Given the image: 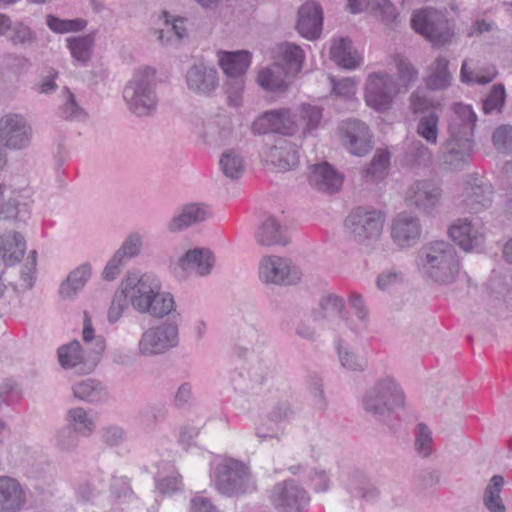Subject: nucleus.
Returning a JSON list of instances; mask_svg holds the SVG:
<instances>
[{
  "instance_id": "nucleus-1",
  "label": "nucleus",
  "mask_w": 512,
  "mask_h": 512,
  "mask_svg": "<svg viewBox=\"0 0 512 512\" xmlns=\"http://www.w3.org/2000/svg\"><path fill=\"white\" fill-rule=\"evenodd\" d=\"M476 120V114L470 106L454 104L447 126V137L438 152L446 169L461 171L469 165L474 152L473 131Z\"/></svg>"
},
{
  "instance_id": "nucleus-2",
  "label": "nucleus",
  "mask_w": 512,
  "mask_h": 512,
  "mask_svg": "<svg viewBox=\"0 0 512 512\" xmlns=\"http://www.w3.org/2000/svg\"><path fill=\"white\" fill-rule=\"evenodd\" d=\"M419 267L427 279L439 285L454 283L461 270L455 247L443 240L429 242L421 248Z\"/></svg>"
},
{
  "instance_id": "nucleus-3",
  "label": "nucleus",
  "mask_w": 512,
  "mask_h": 512,
  "mask_svg": "<svg viewBox=\"0 0 512 512\" xmlns=\"http://www.w3.org/2000/svg\"><path fill=\"white\" fill-rule=\"evenodd\" d=\"M404 405V391L391 376L378 378L362 396L363 410L380 423H387L395 411Z\"/></svg>"
},
{
  "instance_id": "nucleus-4",
  "label": "nucleus",
  "mask_w": 512,
  "mask_h": 512,
  "mask_svg": "<svg viewBox=\"0 0 512 512\" xmlns=\"http://www.w3.org/2000/svg\"><path fill=\"white\" fill-rule=\"evenodd\" d=\"M156 86L155 71L152 68L137 69L123 89V99L128 110L138 117L154 115L158 105Z\"/></svg>"
},
{
  "instance_id": "nucleus-5",
  "label": "nucleus",
  "mask_w": 512,
  "mask_h": 512,
  "mask_svg": "<svg viewBox=\"0 0 512 512\" xmlns=\"http://www.w3.org/2000/svg\"><path fill=\"white\" fill-rule=\"evenodd\" d=\"M214 484L219 493L228 497L240 496L256 490V483L248 466L232 458L216 466Z\"/></svg>"
},
{
  "instance_id": "nucleus-6",
  "label": "nucleus",
  "mask_w": 512,
  "mask_h": 512,
  "mask_svg": "<svg viewBox=\"0 0 512 512\" xmlns=\"http://www.w3.org/2000/svg\"><path fill=\"white\" fill-rule=\"evenodd\" d=\"M413 29L433 47H443L449 45L454 36L445 15L436 9L425 8L416 12L411 19Z\"/></svg>"
},
{
  "instance_id": "nucleus-7",
  "label": "nucleus",
  "mask_w": 512,
  "mask_h": 512,
  "mask_svg": "<svg viewBox=\"0 0 512 512\" xmlns=\"http://www.w3.org/2000/svg\"><path fill=\"white\" fill-rule=\"evenodd\" d=\"M384 221L385 215L380 210L357 207L350 212L345 225L356 242L369 244L380 237Z\"/></svg>"
},
{
  "instance_id": "nucleus-8",
  "label": "nucleus",
  "mask_w": 512,
  "mask_h": 512,
  "mask_svg": "<svg viewBox=\"0 0 512 512\" xmlns=\"http://www.w3.org/2000/svg\"><path fill=\"white\" fill-rule=\"evenodd\" d=\"M400 84L388 73L369 74L365 85L366 104L377 111L391 108L396 96L401 93Z\"/></svg>"
},
{
  "instance_id": "nucleus-9",
  "label": "nucleus",
  "mask_w": 512,
  "mask_h": 512,
  "mask_svg": "<svg viewBox=\"0 0 512 512\" xmlns=\"http://www.w3.org/2000/svg\"><path fill=\"white\" fill-rule=\"evenodd\" d=\"M179 343L176 322H165L143 332L138 343L139 353L146 357L161 355Z\"/></svg>"
},
{
  "instance_id": "nucleus-10",
  "label": "nucleus",
  "mask_w": 512,
  "mask_h": 512,
  "mask_svg": "<svg viewBox=\"0 0 512 512\" xmlns=\"http://www.w3.org/2000/svg\"><path fill=\"white\" fill-rule=\"evenodd\" d=\"M121 287L129 299L131 306L138 312L145 314L151 308V299L154 293L162 288L160 280L149 274L129 275L121 282Z\"/></svg>"
},
{
  "instance_id": "nucleus-11",
  "label": "nucleus",
  "mask_w": 512,
  "mask_h": 512,
  "mask_svg": "<svg viewBox=\"0 0 512 512\" xmlns=\"http://www.w3.org/2000/svg\"><path fill=\"white\" fill-rule=\"evenodd\" d=\"M300 130L296 115L289 108L268 110L260 114L252 123L254 134L277 133L293 136Z\"/></svg>"
},
{
  "instance_id": "nucleus-12",
  "label": "nucleus",
  "mask_w": 512,
  "mask_h": 512,
  "mask_svg": "<svg viewBox=\"0 0 512 512\" xmlns=\"http://www.w3.org/2000/svg\"><path fill=\"white\" fill-rule=\"evenodd\" d=\"M33 136L28 120L18 113H7L0 118V142L10 150L27 148Z\"/></svg>"
},
{
  "instance_id": "nucleus-13",
  "label": "nucleus",
  "mask_w": 512,
  "mask_h": 512,
  "mask_svg": "<svg viewBox=\"0 0 512 512\" xmlns=\"http://www.w3.org/2000/svg\"><path fill=\"white\" fill-rule=\"evenodd\" d=\"M260 279L266 284L294 285L301 279L300 271L291 261L279 256H265L259 263Z\"/></svg>"
},
{
  "instance_id": "nucleus-14",
  "label": "nucleus",
  "mask_w": 512,
  "mask_h": 512,
  "mask_svg": "<svg viewBox=\"0 0 512 512\" xmlns=\"http://www.w3.org/2000/svg\"><path fill=\"white\" fill-rule=\"evenodd\" d=\"M270 500L279 512H302L309 504L310 497L294 480H288L273 486Z\"/></svg>"
},
{
  "instance_id": "nucleus-15",
  "label": "nucleus",
  "mask_w": 512,
  "mask_h": 512,
  "mask_svg": "<svg viewBox=\"0 0 512 512\" xmlns=\"http://www.w3.org/2000/svg\"><path fill=\"white\" fill-rule=\"evenodd\" d=\"M493 194V187L489 182L470 175L465 183L460 205L470 213H480L491 207Z\"/></svg>"
},
{
  "instance_id": "nucleus-16",
  "label": "nucleus",
  "mask_w": 512,
  "mask_h": 512,
  "mask_svg": "<svg viewBox=\"0 0 512 512\" xmlns=\"http://www.w3.org/2000/svg\"><path fill=\"white\" fill-rule=\"evenodd\" d=\"M449 236L464 251H471L484 241V226L478 218H461L449 228Z\"/></svg>"
},
{
  "instance_id": "nucleus-17",
  "label": "nucleus",
  "mask_w": 512,
  "mask_h": 512,
  "mask_svg": "<svg viewBox=\"0 0 512 512\" xmlns=\"http://www.w3.org/2000/svg\"><path fill=\"white\" fill-rule=\"evenodd\" d=\"M341 131L343 145L351 154L363 156L372 149L371 134L364 122L349 119L343 123Z\"/></svg>"
},
{
  "instance_id": "nucleus-18",
  "label": "nucleus",
  "mask_w": 512,
  "mask_h": 512,
  "mask_svg": "<svg viewBox=\"0 0 512 512\" xmlns=\"http://www.w3.org/2000/svg\"><path fill=\"white\" fill-rule=\"evenodd\" d=\"M441 196L442 190L434 181L418 180L409 187L406 200L409 205L429 214L439 204Z\"/></svg>"
},
{
  "instance_id": "nucleus-19",
  "label": "nucleus",
  "mask_w": 512,
  "mask_h": 512,
  "mask_svg": "<svg viewBox=\"0 0 512 512\" xmlns=\"http://www.w3.org/2000/svg\"><path fill=\"white\" fill-rule=\"evenodd\" d=\"M421 236V224L416 216L399 214L391 224V238L399 248L414 246Z\"/></svg>"
},
{
  "instance_id": "nucleus-20",
  "label": "nucleus",
  "mask_w": 512,
  "mask_h": 512,
  "mask_svg": "<svg viewBox=\"0 0 512 512\" xmlns=\"http://www.w3.org/2000/svg\"><path fill=\"white\" fill-rule=\"evenodd\" d=\"M309 184L324 194L338 192L343 183V176L328 162H321L310 167Z\"/></svg>"
},
{
  "instance_id": "nucleus-21",
  "label": "nucleus",
  "mask_w": 512,
  "mask_h": 512,
  "mask_svg": "<svg viewBox=\"0 0 512 512\" xmlns=\"http://www.w3.org/2000/svg\"><path fill=\"white\" fill-rule=\"evenodd\" d=\"M323 13L321 6L314 1H307L298 10L296 29L308 40L317 39L322 31Z\"/></svg>"
},
{
  "instance_id": "nucleus-22",
  "label": "nucleus",
  "mask_w": 512,
  "mask_h": 512,
  "mask_svg": "<svg viewBox=\"0 0 512 512\" xmlns=\"http://www.w3.org/2000/svg\"><path fill=\"white\" fill-rule=\"evenodd\" d=\"M188 88L196 94L209 95L218 86L217 71L200 62L192 65L186 73Z\"/></svg>"
},
{
  "instance_id": "nucleus-23",
  "label": "nucleus",
  "mask_w": 512,
  "mask_h": 512,
  "mask_svg": "<svg viewBox=\"0 0 512 512\" xmlns=\"http://www.w3.org/2000/svg\"><path fill=\"white\" fill-rule=\"evenodd\" d=\"M215 264L214 254L207 248H194L188 250L178 260V267L188 273L203 277L211 273Z\"/></svg>"
},
{
  "instance_id": "nucleus-24",
  "label": "nucleus",
  "mask_w": 512,
  "mask_h": 512,
  "mask_svg": "<svg viewBox=\"0 0 512 512\" xmlns=\"http://www.w3.org/2000/svg\"><path fill=\"white\" fill-rule=\"evenodd\" d=\"M25 503V493L19 482L9 476H0V511L16 512Z\"/></svg>"
},
{
  "instance_id": "nucleus-25",
  "label": "nucleus",
  "mask_w": 512,
  "mask_h": 512,
  "mask_svg": "<svg viewBox=\"0 0 512 512\" xmlns=\"http://www.w3.org/2000/svg\"><path fill=\"white\" fill-rule=\"evenodd\" d=\"M267 160L279 171L285 172L297 167L299 152L293 143L283 139L269 149Z\"/></svg>"
},
{
  "instance_id": "nucleus-26",
  "label": "nucleus",
  "mask_w": 512,
  "mask_h": 512,
  "mask_svg": "<svg viewBox=\"0 0 512 512\" xmlns=\"http://www.w3.org/2000/svg\"><path fill=\"white\" fill-rule=\"evenodd\" d=\"M209 216L210 211L207 206L198 203L187 204L169 221L168 229L171 232H178L205 221Z\"/></svg>"
},
{
  "instance_id": "nucleus-27",
  "label": "nucleus",
  "mask_w": 512,
  "mask_h": 512,
  "mask_svg": "<svg viewBox=\"0 0 512 512\" xmlns=\"http://www.w3.org/2000/svg\"><path fill=\"white\" fill-rule=\"evenodd\" d=\"M25 251L26 241L20 233L8 231L0 236V255L6 265L20 262Z\"/></svg>"
},
{
  "instance_id": "nucleus-28",
  "label": "nucleus",
  "mask_w": 512,
  "mask_h": 512,
  "mask_svg": "<svg viewBox=\"0 0 512 512\" xmlns=\"http://www.w3.org/2000/svg\"><path fill=\"white\" fill-rule=\"evenodd\" d=\"M218 62L227 76L244 75L251 63V54L248 51L218 53Z\"/></svg>"
},
{
  "instance_id": "nucleus-29",
  "label": "nucleus",
  "mask_w": 512,
  "mask_h": 512,
  "mask_svg": "<svg viewBox=\"0 0 512 512\" xmlns=\"http://www.w3.org/2000/svg\"><path fill=\"white\" fill-rule=\"evenodd\" d=\"M286 74L285 68L275 63L259 72L257 82L264 90L284 92L288 89V83L285 80Z\"/></svg>"
},
{
  "instance_id": "nucleus-30",
  "label": "nucleus",
  "mask_w": 512,
  "mask_h": 512,
  "mask_svg": "<svg viewBox=\"0 0 512 512\" xmlns=\"http://www.w3.org/2000/svg\"><path fill=\"white\" fill-rule=\"evenodd\" d=\"M298 116L300 119L298 124L302 127L303 136L314 135L318 129L325 125L323 109L320 106L302 103L298 107Z\"/></svg>"
},
{
  "instance_id": "nucleus-31",
  "label": "nucleus",
  "mask_w": 512,
  "mask_h": 512,
  "mask_svg": "<svg viewBox=\"0 0 512 512\" xmlns=\"http://www.w3.org/2000/svg\"><path fill=\"white\" fill-rule=\"evenodd\" d=\"M91 276V267L89 264H82L71 271L66 280L62 282L59 294L63 299H72L78 291L83 289Z\"/></svg>"
},
{
  "instance_id": "nucleus-32",
  "label": "nucleus",
  "mask_w": 512,
  "mask_h": 512,
  "mask_svg": "<svg viewBox=\"0 0 512 512\" xmlns=\"http://www.w3.org/2000/svg\"><path fill=\"white\" fill-rule=\"evenodd\" d=\"M67 425L83 437L91 436L96 429L95 417L82 407L71 408L66 414Z\"/></svg>"
},
{
  "instance_id": "nucleus-33",
  "label": "nucleus",
  "mask_w": 512,
  "mask_h": 512,
  "mask_svg": "<svg viewBox=\"0 0 512 512\" xmlns=\"http://www.w3.org/2000/svg\"><path fill=\"white\" fill-rule=\"evenodd\" d=\"M331 59L340 67L354 69L359 65V58L347 38L334 41L331 50Z\"/></svg>"
},
{
  "instance_id": "nucleus-34",
  "label": "nucleus",
  "mask_w": 512,
  "mask_h": 512,
  "mask_svg": "<svg viewBox=\"0 0 512 512\" xmlns=\"http://www.w3.org/2000/svg\"><path fill=\"white\" fill-rule=\"evenodd\" d=\"M256 240L261 246L285 245L287 243L282 226L273 217L267 218L259 226Z\"/></svg>"
},
{
  "instance_id": "nucleus-35",
  "label": "nucleus",
  "mask_w": 512,
  "mask_h": 512,
  "mask_svg": "<svg viewBox=\"0 0 512 512\" xmlns=\"http://www.w3.org/2000/svg\"><path fill=\"white\" fill-rule=\"evenodd\" d=\"M504 486V478L501 475H494L483 493V505L489 512H506V506L501 498V491Z\"/></svg>"
},
{
  "instance_id": "nucleus-36",
  "label": "nucleus",
  "mask_w": 512,
  "mask_h": 512,
  "mask_svg": "<svg viewBox=\"0 0 512 512\" xmlns=\"http://www.w3.org/2000/svg\"><path fill=\"white\" fill-rule=\"evenodd\" d=\"M66 42L72 57L76 61L81 64H87L90 61L95 43L94 34L70 37L66 39Z\"/></svg>"
},
{
  "instance_id": "nucleus-37",
  "label": "nucleus",
  "mask_w": 512,
  "mask_h": 512,
  "mask_svg": "<svg viewBox=\"0 0 512 512\" xmlns=\"http://www.w3.org/2000/svg\"><path fill=\"white\" fill-rule=\"evenodd\" d=\"M344 308L345 304L342 298L335 294H327L320 298L318 308L314 310L313 315L315 320L338 316L344 321Z\"/></svg>"
},
{
  "instance_id": "nucleus-38",
  "label": "nucleus",
  "mask_w": 512,
  "mask_h": 512,
  "mask_svg": "<svg viewBox=\"0 0 512 512\" xmlns=\"http://www.w3.org/2000/svg\"><path fill=\"white\" fill-rule=\"evenodd\" d=\"M247 377H250V385L239 384V387L244 391H259L261 387L272 377V366L265 361H258L244 370Z\"/></svg>"
},
{
  "instance_id": "nucleus-39",
  "label": "nucleus",
  "mask_w": 512,
  "mask_h": 512,
  "mask_svg": "<svg viewBox=\"0 0 512 512\" xmlns=\"http://www.w3.org/2000/svg\"><path fill=\"white\" fill-rule=\"evenodd\" d=\"M416 133L429 145H437L439 139V115L429 112L422 115L416 124Z\"/></svg>"
},
{
  "instance_id": "nucleus-40",
  "label": "nucleus",
  "mask_w": 512,
  "mask_h": 512,
  "mask_svg": "<svg viewBox=\"0 0 512 512\" xmlns=\"http://www.w3.org/2000/svg\"><path fill=\"white\" fill-rule=\"evenodd\" d=\"M219 164L223 174L232 180L239 179L245 170L243 156L234 149L224 151L220 157Z\"/></svg>"
},
{
  "instance_id": "nucleus-41",
  "label": "nucleus",
  "mask_w": 512,
  "mask_h": 512,
  "mask_svg": "<svg viewBox=\"0 0 512 512\" xmlns=\"http://www.w3.org/2000/svg\"><path fill=\"white\" fill-rule=\"evenodd\" d=\"M349 302L355 311L358 322L356 323L351 319L345 318L344 323L354 334L358 335L367 327L369 312L360 294L352 292L349 297Z\"/></svg>"
},
{
  "instance_id": "nucleus-42",
  "label": "nucleus",
  "mask_w": 512,
  "mask_h": 512,
  "mask_svg": "<svg viewBox=\"0 0 512 512\" xmlns=\"http://www.w3.org/2000/svg\"><path fill=\"white\" fill-rule=\"evenodd\" d=\"M449 61L443 57L437 58L431 66V74L426 85L431 90H441L450 85L451 74L448 70Z\"/></svg>"
},
{
  "instance_id": "nucleus-43",
  "label": "nucleus",
  "mask_w": 512,
  "mask_h": 512,
  "mask_svg": "<svg viewBox=\"0 0 512 512\" xmlns=\"http://www.w3.org/2000/svg\"><path fill=\"white\" fill-rule=\"evenodd\" d=\"M389 164V152L379 149L375 152L370 164L363 170V177L367 181H380L387 175Z\"/></svg>"
},
{
  "instance_id": "nucleus-44",
  "label": "nucleus",
  "mask_w": 512,
  "mask_h": 512,
  "mask_svg": "<svg viewBox=\"0 0 512 512\" xmlns=\"http://www.w3.org/2000/svg\"><path fill=\"white\" fill-rule=\"evenodd\" d=\"M394 63L397 69L400 90H402V92H407L418 80V71L413 64L401 54H397L394 57Z\"/></svg>"
},
{
  "instance_id": "nucleus-45",
  "label": "nucleus",
  "mask_w": 512,
  "mask_h": 512,
  "mask_svg": "<svg viewBox=\"0 0 512 512\" xmlns=\"http://www.w3.org/2000/svg\"><path fill=\"white\" fill-rule=\"evenodd\" d=\"M73 394L79 400L94 403L102 400L104 391L99 382L86 379L74 385Z\"/></svg>"
},
{
  "instance_id": "nucleus-46",
  "label": "nucleus",
  "mask_w": 512,
  "mask_h": 512,
  "mask_svg": "<svg viewBox=\"0 0 512 512\" xmlns=\"http://www.w3.org/2000/svg\"><path fill=\"white\" fill-rule=\"evenodd\" d=\"M151 308L147 309L145 314L152 317L163 318L174 310L175 301L169 292L162 291V288L152 296Z\"/></svg>"
},
{
  "instance_id": "nucleus-47",
  "label": "nucleus",
  "mask_w": 512,
  "mask_h": 512,
  "mask_svg": "<svg viewBox=\"0 0 512 512\" xmlns=\"http://www.w3.org/2000/svg\"><path fill=\"white\" fill-rule=\"evenodd\" d=\"M405 159L411 166H427L432 161V152L420 140H413L408 145Z\"/></svg>"
},
{
  "instance_id": "nucleus-48",
  "label": "nucleus",
  "mask_w": 512,
  "mask_h": 512,
  "mask_svg": "<svg viewBox=\"0 0 512 512\" xmlns=\"http://www.w3.org/2000/svg\"><path fill=\"white\" fill-rule=\"evenodd\" d=\"M339 361L343 368L353 372H363L368 365L364 356L357 354L348 346L338 345Z\"/></svg>"
},
{
  "instance_id": "nucleus-49",
  "label": "nucleus",
  "mask_w": 512,
  "mask_h": 512,
  "mask_svg": "<svg viewBox=\"0 0 512 512\" xmlns=\"http://www.w3.org/2000/svg\"><path fill=\"white\" fill-rule=\"evenodd\" d=\"M46 24L53 32L64 34L84 30L87 26V21L82 18L60 19L49 14L46 16Z\"/></svg>"
},
{
  "instance_id": "nucleus-50",
  "label": "nucleus",
  "mask_w": 512,
  "mask_h": 512,
  "mask_svg": "<svg viewBox=\"0 0 512 512\" xmlns=\"http://www.w3.org/2000/svg\"><path fill=\"white\" fill-rule=\"evenodd\" d=\"M497 70L494 66L486 67L478 72L468 70V63L465 60L462 63L460 78L466 84H480L484 85L491 82L497 76Z\"/></svg>"
},
{
  "instance_id": "nucleus-51",
  "label": "nucleus",
  "mask_w": 512,
  "mask_h": 512,
  "mask_svg": "<svg viewBox=\"0 0 512 512\" xmlns=\"http://www.w3.org/2000/svg\"><path fill=\"white\" fill-rule=\"evenodd\" d=\"M58 359L63 368H73L83 360L81 345L77 340L62 345L58 349Z\"/></svg>"
},
{
  "instance_id": "nucleus-52",
  "label": "nucleus",
  "mask_w": 512,
  "mask_h": 512,
  "mask_svg": "<svg viewBox=\"0 0 512 512\" xmlns=\"http://www.w3.org/2000/svg\"><path fill=\"white\" fill-rule=\"evenodd\" d=\"M8 40L14 46L29 47L37 41L36 33L26 24L17 22L11 25Z\"/></svg>"
},
{
  "instance_id": "nucleus-53",
  "label": "nucleus",
  "mask_w": 512,
  "mask_h": 512,
  "mask_svg": "<svg viewBox=\"0 0 512 512\" xmlns=\"http://www.w3.org/2000/svg\"><path fill=\"white\" fill-rule=\"evenodd\" d=\"M279 53L291 71L298 72L301 69L304 52L300 46L286 42L280 45Z\"/></svg>"
},
{
  "instance_id": "nucleus-54",
  "label": "nucleus",
  "mask_w": 512,
  "mask_h": 512,
  "mask_svg": "<svg viewBox=\"0 0 512 512\" xmlns=\"http://www.w3.org/2000/svg\"><path fill=\"white\" fill-rule=\"evenodd\" d=\"M506 100V91L503 84H495L483 100L482 109L485 114L501 112Z\"/></svg>"
},
{
  "instance_id": "nucleus-55",
  "label": "nucleus",
  "mask_w": 512,
  "mask_h": 512,
  "mask_svg": "<svg viewBox=\"0 0 512 512\" xmlns=\"http://www.w3.org/2000/svg\"><path fill=\"white\" fill-rule=\"evenodd\" d=\"M60 116L66 120L81 121L86 119L87 114L76 102L75 96L65 88V102L59 108Z\"/></svg>"
},
{
  "instance_id": "nucleus-56",
  "label": "nucleus",
  "mask_w": 512,
  "mask_h": 512,
  "mask_svg": "<svg viewBox=\"0 0 512 512\" xmlns=\"http://www.w3.org/2000/svg\"><path fill=\"white\" fill-rule=\"evenodd\" d=\"M79 433L70 426L60 428L55 434V442L61 451L71 452L79 445Z\"/></svg>"
},
{
  "instance_id": "nucleus-57",
  "label": "nucleus",
  "mask_w": 512,
  "mask_h": 512,
  "mask_svg": "<svg viewBox=\"0 0 512 512\" xmlns=\"http://www.w3.org/2000/svg\"><path fill=\"white\" fill-rule=\"evenodd\" d=\"M6 187L0 184V214H4L7 218L16 220H24L21 213L26 212L25 205H20L16 199L5 197Z\"/></svg>"
},
{
  "instance_id": "nucleus-58",
  "label": "nucleus",
  "mask_w": 512,
  "mask_h": 512,
  "mask_svg": "<svg viewBox=\"0 0 512 512\" xmlns=\"http://www.w3.org/2000/svg\"><path fill=\"white\" fill-rule=\"evenodd\" d=\"M225 83V90L228 97V102L231 106L238 107L242 103V94L244 91V75L227 76Z\"/></svg>"
},
{
  "instance_id": "nucleus-59",
  "label": "nucleus",
  "mask_w": 512,
  "mask_h": 512,
  "mask_svg": "<svg viewBox=\"0 0 512 512\" xmlns=\"http://www.w3.org/2000/svg\"><path fill=\"white\" fill-rule=\"evenodd\" d=\"M493 145L500 153L512 152V126L502 125L492 135Z\"/></svg>"
},
{
  "instance_id": "nucleus-60",
  "label": "nucleus",
  "mask_w": 512,
  "mask_h": 512,
  "mask_svg": "<svg viewBox=\"0 0 512 512\" xmlns=\"http://www.w3.org/2000/svg\"><path fill=\"white\" fill-rule=\"evenodd\" d=\"M432 435L430 429L423 423L417 425L415 449L424 458L432 453Z\"/></svg>"
},
{
  "instance_id": "nucleus-61",
  "label": "nucleus",
  "mask_w": 512,
  "mask_h": 512,
  "mask_svg": "<svg viewBox=\"0 0 512 512\" xmlns=\"http://www.w3.org/2000/svg\"><path fill=\"white\" fill-rule=\"evenodd\" d=\"M128 300V297L120 286V288L115 292L114 298L108 310V321L110 323H115L120 319L128 305Z\"/></svg>"
},
{
  "instance_id": "nucleus-62",
  "label": "nucleus",
  "mask_w": 512,
  "mask_h": 512,
  "mask_svg": "<svg viewBox=\"0 0 512 512\" xmlns=\"http://www.w3.org/2000/svg\"><path fill=\"white\" fill-rule=\"evenodd\" d=\"M126 439L125 430L116 425H109L101 430V440L108 447H118Z\"/></svg>"
},
{
  "instance_id": "nucleus-63",
  "label": "nucleus",
  "mask_w": 512,
  "mask_h": 512,
  "mask_svg": "<svg viewBox=\"0 0 512 512\" xmlns=\"http://www.w3.org/2000/svg\"><path fill=\"white\" fill-rule=\"evenodd\" d=\"M141 244V236L138 233H132L125 239L121 247L115 253L123 260L125 258H133L139 254Z\"/></svg>"
},
{
  "instance_id": "nucleus-64",
  "label": "nucleus",
  "mask_w": 512,
  "mask_h": 512,
  "mask_svg": "<svg viewBox=\"0 0 512 512\" xmlns=\"http://www.w3.org/2000/svg\"><path fill=\"white\" fill-rule=\"evenodd\" d=\"M158 492L165 496H171L182 490V476L178 473L163 477L156 483Z\"/></svg>"
}]
</instances>
